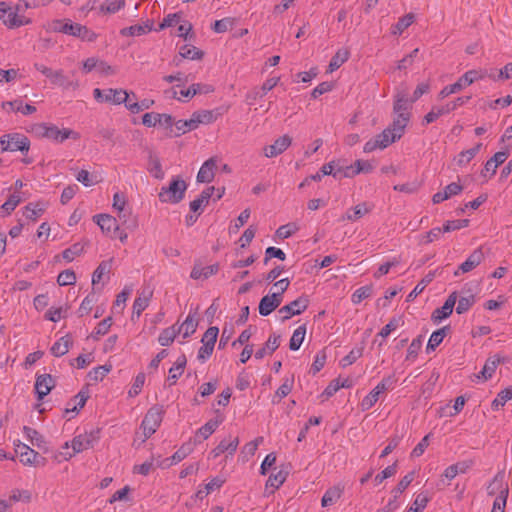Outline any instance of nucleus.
I'll return each instance as SVG.
<instances>
[{
    "instance_id": "f257e3e1",
    "label": "nucleus",
    "mask_w": 512,
    "mask_h": 512,
    "mask_svg": "<svg viewBox=\"0 0 512 512\" xmlns=\"http://www.w3.org/2000/svg\"><path fill=\"white\" fill-rule=\"evenodd\" d=\"M33 131L39 137L47 138L57 143H62L66 139L78 140L80 138V134L70 128L60 129L56 125L47 123H38L34 125Z\"/></svg>"
},
{
    "instance_id": "f03ea898",
    "label": "nucleus",
    "mask_w": 512,
    "mask_h": 512,
    "mask_svg": "<svg viewBox=\"0 0 512 512\" xmlns=\"http://www.w3.org/2000/svg\"><path fill=\"white\" fill-rule=\"evenodd\" d=\"M187 190L186 182L180 177H173L168 186H163L158 194L162 203L177 204L184 199Z\"/></svg>"
},
{
    "instance_id": "7ed1b4c3",
    "label": "nucleus",
    "mask_w": 512,
    "mask_h": 512,
    "mask_svg": "<svg viewBox=\"0 0 512 512\" xmlns=\"http://www.w3.org/2000/svg\"><path fill=\"white\" fill-rule=\"evenodd\" d=\"M54 30L64 34L78 37L82 40L92 42L96 39V34L90 31L86 26L79 23H72L70 20L64 22L57 20L54 22Z\"/></svg>"
},
{
    "instance_id": "20e7f679",
    "label": "nucleus",
    "mask_w": 512,
    "mask_h": 512,
    "mask_svg": "<svg viewBox=\"0 0 512 512\" xmlns=\"http://www.w3.org/2000/svg\"><path fill=\"white\" fill-rule=\"evenodd\" d=\"M471 99V96H462L458 97L453 101L448 102L442 106H433L431 111L428 112L423 120V125H428L434 121H436L439 117L449 114L450 112L456 110L458 107L466 104Z\"/></svg>"
},
{
    "instance_id": "39448f33",
    "label": "nucleus",
    "mask_w": 512,
    "mask_h": 512,
    "mask_svg": "<svg viewBox=\"0 0 512 512\" xmlns=\"http://www.w3.org/2000/svg\"><path fill=\"white\" fill-rule=\"evenodd\" d=\"M163 415L164 409L159 405H155L147 411L141 423L145 440L156 432L163 420Z\"/></svg>"
},
{
    "instance_id": "423d86ee",
    "label": "nucleus",
    "mask_w": 512,
    "mask_h": 512,
    "mask_svg": "<svg viewBox=\"0 0 512 512\" xmlns=\"http://www.w3.org/2000/svg\"><path fill=\"white\" fill-rule=\"evenodd\" d=\"M402 122L403 120L393 121L391 125L375 136V140H377L380 149L388 147L390 144L402 137L405 131L403 126L399 125L402 124Z\"/></svg>"
},
{
    "instance_id": "0eeeda50",
    "label": "nucleus",
    "mask_w": 512,
    "mask_h": 512,
    "mask_svg": "<svg viewBox=\"0 0 512 512\" xmlns=\"http://www.w3.org/2000/svg\"><path fill=\"white\" fill-rule=\"evenodd\" d=\"M308 305L309 300L306 296L298 297L294 301L278 309L280 320L285 322L293 316L300 315L308 308Z\"/></svg>"
},
{
    "instance_id": "6e6552de",
    "label": "nucleus",
    "mask_w": 512,
    "mask_h": 512,
    "mask_svg": "<svg viewBox=\"0 0 512 512\" xmlns=\"http://www.w3.org/2000/svg\"><path fill=\"white\" fill-rule=\"evenodd\" d=\"M395 383L394 376L385 377L361 402V408L363 411L369 410L378 401L379 395L392 388Z\"/></svg>"
},
{
    "instance_id": "1a4fd4ad",
    "label": "nucleus",
    "mask_w": 512,
    "mask_h": 512,
    "mask_svg": "<svg viewBox=\"0 0 512 512\" xmlns=\"http://www.w3.org/2000/svg\"><path fill=\"white\" fill-rule=\"evenodd\" d=\"M411 104V100H408L407 95L405 93H398L395 96L393 111L396 114V117L394 118L393 121L403 120L401 124L403 126V129L406 128L410 120V113L408 112V110L411 108Z\"/></svg>"
},
{
    "instance_id": "9d476101",
    "label": "nucleus",
    "mask_w": 512,
    "mask_h": 512,
    "mask_svg": "<svg viewBox=\"0 0 512 512\" xmlns=\"http://www.w3.org/2000/svg\"><path fill=\"white\" fill-rule=\"evenodd\" d=\"M99 440V430H93L89 433H84L75 436L71 441V447L73 449V455L80 453L84 450L92 448L94 444ZM72 457V454L69 455Z\"/></svg>"
},
{
    "instance_id": "9b49d317",
    "label": "nucleus",
    "mask_w": 512,
    "mask_h": 512,
    "mask_svg": "<svg viewBox=\"0 0 512 512\" xmlns=\"http://www.w3.org/2000/svg\"><path fill=\"white\" fill-rule=\"evenodd\" d=\"M30 148V140L27 136L20 133L7 134V145L3 146L2 151H20L27 153Z\"/></svg>"
},
{
    "instance_id": "f8f14e48",
    "label": "nucleus",
    "mask_w": 512,
    "mask_h": 512,
    "mask_svg": "<svg viewBox=\"0 0 512 512\" xmlns=\"http://www.w3.org/2000/svg\"><path fill=\"white\" fill-rule=\"evenodd\" d=\"M487 492L489 495H495L499 493V496L496 499L503 500V503H506L509 494V488L508 485L504 482L503 471L498 472L494 476L493 480L487 487Z\"/></svg>"
},
{
    "instance_id": "ddd939ff",
    "label": "nucleus",
    "mask_w": 512,
    "mask_h": 512,
    "mask_svg": "<svg viewBox=\"0 0 512 512\" xmlns=\"http://www.w3.org/2000/svg\"><path fill=\"white\" fill-rule=\"evenodd\" d=\"M93 220L99 225L103 233L111 238H116V233L119 232L116 218L109 214H97L93 216Z\"/></svg>"
},
{
    "instance_id": "4468645a",
    "label": "nucleus",
    "mask_w": 512,
    "mask_h": 512,
    "mask_svg": "<svg viewBox=\"0 0 512 512\" xmlns=\"http://www.w3.org/2000/svg\"><path fill=\"white\" fill-rule=\"evenodd\" d=\"M292 144V138L289 135H283L277 138L273 144L263 148L265 157L272 158L282 154Z\"/></svg>"
},
{
    "instance_id": "2eb2a0df",
    "label": "nucleus",
    "mask_w": 512,
    "mask_h": 512,
    "mask_svg": "<svg viewBox=\"0 0 512 512\" xmlns=\"http://www.w3.org/2000/svg\"><path fill=\"white\" fill-rule=\"evenodd\" d=\"M142 123L147 127H154L157 124L171 129L174 123L173 117L170 114L159 113H145L142 116Z\"/></svg>"
},
{
    "instance_id": "dca6fc26",
    "label": "nucleus",
    "mask_w": 512,
    "mask_h": 512,
    "mask_svg": "<svg viewBox=\"0 0 512 512\" xmlns=\"http://www.w3.org/2000/svg\"><path fill=\"white\" fill-rule=\"evenodd\" d=\"M55 387V380L50 374L37 376L35 381V392L38 400H42Z\"/></svg>"
},
{
    "instance_id": "f3484780",
    "label": "nucleus",
    "mask_w": 512,
    "mask_h": 512,
    "mask_svg": "<svg viewBox=\"0 0 512 512\" xmlns=\"http://www.w3.org/2000/svg\"><path fill=\"white\" fill-rule=\"evenodd\" d=\"M104 102H108L114 105L125 104L127 108V103L130 101V94L124 89H106L104 90Z\"/></svg>"
},
{
    "instance_id": "a211bd4d",
    "label": "nucleus",
    "mask_w": 512,
    "mask_h": 512,
    "mask_svg": "<svg viewBox=\"0 0 512 512\" xmlns=\"http://www.w3.org/2000/svg\"><path fill=\"white\" fill-rule=\"evenodd\" d=\"M484 259V254L481 248L474 250L470 256L464 261L459 267L458 270L455 271L454 275L458 276L459 271L462 273H468L476 268Z\"/></svg>"
},
{
    "instance_id": "6ab92c4d",
    "label": "nucleus",
    "mask_w": 512,
    "mask_h": 512,
    "mask_svg": "<svg viewBox=\"0 0 512 512\" xmlns=\"http://www.w3.org/2000/svg\"><path fill=\"white\" fill-rule=\"evenodd\" d=\"M239 445V438L231 436L229 439H223L220 443L211 451L213 458L219 457L224 452H228L230 455L234 454Z\"/></svg>"
},
{
    "instance_id": "aec40b11",
    "label": "nucleus",
    "mask_w": 512,
    "mask_h": 512,
    "mask_svg": "<svg viewBox=\"0 0 512 512\" xmlns=\"http://www.w3.org/2000/svg\"><path fill=\"white\" fill-rule=\"evenodd\" d=\"M223 114L222 108H216L214 110H199L195 111L192 115L196 121L197 127L200 124L213 123Z\"/></svg>"
},
{
    "instance_id": "412c9836",
    "label": "nucleus",
    "mask_w": 512,
    "mask_h": 512,
    "mask_svg": "<svg viewBox=\"0 0 512 512\" xmlns=\"http://www.w3.org/2000/svg\"><path fill=\"white\" fill-rule=\"evenodd\" d=\"M216 160L215 158H209L201 166L198 174L197 181L199 183H210L215 176Z\"/></svg>"
},
{
    "instance_id": "4be33fe9",
    "label": "nucleus",
    "mask_w": 512,
    "mask_h": 512,
    "mask_svg": "<svg viewBox=\"0 0 512 512\" xmlns=\"http://www.w3.org/2000/svg\"><path fill=\"white\" fill-rule=\"evenodd\" d=\"M486 73L478 70H469L465 72L454 84L458 87V92L462 91L467 86H470L475 81L483 79Z\"/></svg>"
},
{
    "instance_id": "5701e85b",
    "label": "nucleus",
    "mask_w": 512,
    "mask_h": 512,
    "mask_svg": "<svg viewBox=\"0 0 512 512\" xmlns=\"http://www.w3.org/2000/svg\"><path fill=\"white\" fill-rule=\"evenodd\" d=\"M8 28H18L31 22L29 18L20 15L14 8L10 9L5 17L1 19Z\"/></svg>"
},
{
    "instance_id": "b1692460",
    "label": "nucleus",
    "mask_w": 512,
    "mask_h": 512,
    "mask_svg": "<svg viewBox=\"0 0 512 512\" xmlns=\"http://www.w3.org/2000/svg\"><path fill=\"white\" fill-rule=\"evenodd\" d=\"M203 56V51L199 50L195 46L185 44L180 47L179 58L175 57L173 61L176 65H179L182 59L201 60Z\"/></svg>"
},
{
    "instance_id": "393cba45",
    "label": "nucleus",
    "mask_w": 512,
    "mask_h": 512,
    "mask_svg": "<svg viewBox=\"0 0 512 512\" xmlns=\"http://www.w3.org/2000/svg\"><path fill=\"white\" fill-rule=\"evenodd\" d=\"M147 170L158 180L164 179L165 173L162 169V165L159 157L150 150L148 152V164Z\"/></svg>"
},
{
    "instance_id": "a878e982",
    "label": "nucleus",
    "mask_w": 512,
    "mask_h": 512,
    "mask_svg": "<svg viewBox=\"0 0 512 512\" xmlns=\"http://www.w3.org/2000/svg\"><path fill=\"white\" fill-rule=\"evenodd\" d=\"M152 297V291H143L133 303L132 320L134 317H140L142 312L148 307L150 299Z\"/></svg>"
},
{
    "instance_id": "bb28decb",
    "label": "nucleus",
    "mask_w": 512,
    "mask_h": 512,
    "mask_svg": "<svg viewBox=\"0 0 512 512\" xmlns=\"http://www.w3.org/2000/svg\"><path fill=\"white\" fill-rule=\"evenodd\" d=\"M222 419H211L205 425L200 427L195 435V442H201L206 440L210 435L214 433L217 427L221 424Z\"/></svg>"
},
{
    "instance_id": "cd10ccee",
    "label": "nucleus",
    "mask_w": 512,
    "mask_h": 512,
    "mask_svg": "<svg viewBox=\"0 0 512 512\" xmlns=\"http://www.w3.org/2000/svg\"><path fill=\"white\" fill-rule=\"evenodd\" d=\"M343 493V487L339 485L329 488L323 495L321 500L322 507H329L335 504Z\"/></svg>"
},
{
    "instance_id": "c85d7f7f",
    "label": "nucleus",
    "mask_w": 512,
    "mask_h": 512,
    "mask_svg": "<svg viewBox=\"0 0 512 512\" xmlns=\"http://www.w3.org/2000/svg\"><path fill=\"white\" fill-rule=\"evenodd\" d=\"M187 359L184 354L180 355L176 362L174 363V366L170 368L169 370V376L168 381L170 382V385H174L177 381V379L182 375L184 368L186 366Z\"/></svg>"
},
{
    "instance_id": "c756f323",
    "label": "nucleus",
    "mask_w": 512,
    "mask_h": 512,
    "mask_svg": "<svg viewBox=\"0 0 512 512\" xmlns=\"http://www.w3.org/2000/svg\"><path fill=\"white\" fill-rule=\"evenodd\" d=\"M449 330H450L449 326H444V327L434 331L432 333V335L430 336V339L426 346V352L430 353L431 351H434L436 349V347L442 343L444 337L447 335Z\"/></svg>"
},
{
    "instance_id": "7c9ffc66",
    "label": "nucleus",
    "mask_w": 512,
    "mask_h": 512,
    "mask_svg": "<svg viewBox=\"0 0 512 512\" xmlns=\"http://www.w3.org/2000/svg\"><path fill=\"white\" fill-rule=\"evenodd\" d=\"M20 462L23 465H44L45 458L33 449H28L26 452H21Z\"/></svg>"
},
{
    "instance_id": "2f4dec72",
    "label": "nucleus",
    "mask_w": 512,
    "mask_h": 512,
    "mask_svg": "<svg viewBox=\"0 0 512 512\" xmlns=\"http://www.w3.org/2000/svg\"><path fill=\"white\" fill-rule=\"evenodd\" d=\"M153 28V22L147 21L144 24H136L130 27L123 28L121 34L124 36H140L150 32Z\"/></svg>"
},
{
    "instance_id": "473e14b6",
    "label": "nucleus",
    "mask_w": 512,
    "mask_h": 512,
    "mask_svg": "<svg viewBox=\"0 0 512 512\" xmlns=\"http://www.w3.org/2000/svg\"><path fill=\"white\" fill-rule=\"evenodd\" d=\"M280 345V335L270 336L264 347L258 349L255 358L262 359L267 353L272 354Z\"/></svg>"
},
{
    "instance_id": "72a5a7b5",
    "label": "nucleus",
    "mask_w": 512,
    "mask_h": 512,
    "mask_svg": "<svg viewBox=\"0 0 512 512\" xmlns=\"http://www.w3.org/2000/svg\"><path fill=\"white\" fill-rule=\"evenodd\" d=\"M508 156L509 153L507 151H499L495 153L494 156L485 163L484 170L486 172L491 171V174L494 175L496 173L497 167L503 164Z\"/></svg>"
},
{
    "instance_id": "f704fd0d",
    "label": "nucleus",
    "mask_w": 512,
    "mask_h": 512,
    "mask_svg": "<svg viewBox=\"0 0 512 512\" xmlns=\"http://www.w3.org/2000/svg\"><path fill=\"white\" fill-rule=\"evenodd\" d=\"M46 203L44 202H37V203H28L24 209V215L27 219H30L32 221H36L38 217H40L44 211L46 210Z\"/></svg>"
},
{
    "instance_id": "c9c22d12",
    "label": "nucleus",
    "mask_w": 512,
    "mask_h": 512,
    "mask_svg": "<svg viewBox=\"0 0 512 512\" xmlns=\"http://www.w3.org/2000/svg\"><path fill=\"white\" fill-rule=\"evenodd\" d=\"M72 345V341L70 340L69 335L61 337L57 342L53 344L50 351L52 355L55 357H61L68 353L70 346Z\"/></svg>"
},
{
    "instance_id": "e433bc0d",
    "label": "nucleus",
    "mask_w": 512,
    "mask_h": 512,
    "mask_svg": "<svg viewBox=\"0 0 512 512\" xmlns=\"http://www.w3.org/2000/svg\"><path fill=\"white\" fill-rule=\"evenodd\" d=\"M50 81L52 84L63 87L64 89H68V88L76 89L78 87V83L70 81L64 75L63 70L54 71Z\"/></svg>"
},
{
    "instance_id": "4c0bfd02",
    "label": "nucleus",
    "mask_w": 512,
    "mask_h": 512,
    "mask_svg": "<svg viewBox=\"0 0 512 512\" xmlns=\"http://www.w3.org/2000/svg\"><path fill=\"white\" fill-rule=\"evenodd\" d=\"M193 449L194 447L190 442L184 443L170 458L165 459L164 462H170L167 464V467L176 464L186 458Z\"/></svg>"
},
{
    "instance_id": "58836bf2",
    "label": "nucleus",
    "mask_w": 512,
    "mask_h": 512,
    "mask_svg": "<svg viewBox=\"0 0 512 512\" xmlns=\"http://www.w3.org/2000/svg\"><path fill=\"white\" fill-rule=\"evenodd\" d=\"M349 56L350 52L348 49H339L329 63L328 72H333L341 67L349 59Z\"/></svg>"
},
{
    "instance_id": "ea45409f",
    "label": "nucleus",
    "mask_w": 512,
    "mask_h": 512,
    "mask_svg": "<svg viewBox=\"0 0 512 512\" xmlns=\"http://www.w3.org/2000/svg\"><path fill=\"white\" fill-rule=\"evenodd\" d=\"M23 432L25 433L26 437L28 438L32 445L37 446L40 449L45 447L46 441L44 437L36 429L24 426Z\"/></svg>"
},
{
    "instance_id": "a19ab883",
    "label": "nucleus",
    "mask_w": 512,
    "mask_h": 512,
    "mask_svg": "<svg viewBox=\"0 0 512 512\" xmlns=\"http://www.w3.org/2000/svg\"><path fill=\"white\" fill-rule=\"evenodd\" d=\"M179 333H181V328H176L175 325L168 327L160 333L158 342L162 346H169Z\"/></svg>"
},
{
    "instance_id": "79ce46f5",
    "label": "nucleus",
    "mask_w": 512,
    "mask_h": 512,
    "mask_svg": "<svg viewBox=\"0 0 512 512\" xmlns=\"http://www.w3.org/2000/svg\"><path fill=\"white\" fill-rule=\"evenodd\" d=\"M481 147L482 144L478 143L473 148L460 152L458 156L455 158L457 165L464 166L468 164L480 151Z\"/></svg>"
},
{
    "instance_id": "37998d69",
    "label": "nucleus",
    "mask_w": 512,
    "mask_h": 512,
    "mask_svg": "<svg viewBox=\"0 0 512 512\" xmlns=\"http://www.w3.org/2000/svg\"><path fill=\"white\" fill-rule=\"evenodd\" d=\"M288 471L279 470L276 474H271L266 482V489L272 488V493L275 489H278L286 480Z\"/></svg>"
},
{
    "instance_id": "c03bdc74",
    "label": "nucleus",
    "mask_w": 512,
    "mask_h": 512,
    "mask_svg": "<svg viewBox=\"0 0 512 512\" xmlns=\"http://www.w3.org/2000/svg\"><path fill=\"white\" fill-rule=\"evenodd\" d=\"M198 326V320L194 314H189L182 325L179 327L183 330V337L188 338L195 333Z\"/></svg>"
},
{
    "instance_id": "a18cd8bd",
    "label": "nucleus",
    "mask_w": 512,
    "mask_h": 512,
    "mask_svg": "<svg viewBox=\"0 0 512 512\" xmlns=\"http://www.w3.org/2000/svg\"><path fill=\"white\" fill-rule=\"evenodd\" d=\"M501 359L498 356L490 357L486 360L483 369L481 370L480 374L481 376L487 380L492 377L493 373L495 372V369L500 364Z\"/></svg>"
},
{
    "instance_id": "49530a36",
    "label": "nucleus",
    "mask_w": 512,
    "mask_h": 512,
    "mask_svg": "<svg viewBox=\"0 0 512 512\" xmlns=\"http://www.w3.org/2000/svg\"><path fill=\"white\" fill-rule=\"evenodd\" d=\"M306 334V325L299 326L294 332L289 342V348L296 351L300 348Z\"/></svg>"
},
{
    "instance_id": "de8ad7c7",
    "label": "nucleus",
    "mask_w": 512,
    "mask_h": 512,
    "mask_svg": "<svg viewBox=\"0 0 512 512\" xmlns=\"http://www.w3.org/2000/svg\"><path fill=\"white\" fill-rule=\"evenodd\" d=\"M415 16L413 13H408L405 16L401 17L397 24L393 26L392 28V34L393 35H400L403 33L405 29H407L413 22H414Z\"/></svg>"
},
{
    "instance_id": "09e8293b",
    "label": "nucleus",
    "mask_w": 512,
    "mask_h": 512,
    "mask_svg": "<svg viewBox=\"0 0 512 512\" xmlns=\"http://www.w3.org/2000/svg\"><path fill=\"white\" fill-rule=\"evenodd\" d=\"M31 499L32 494L29 490L14 489L11 491L7 502L10 503V505L15 502L29 503Z\"/></svg>"
},
{
    "instance_id": "8fccbe9b",
    "label": "nucleus",
    "mask_w": 512,
    "mask_h": 512,
    "mask_svg": "<svg viewBox=\"0 0 512 512\" xmlns=\"http://www.w3.org/2000/svg\"><path fill=\"white\" fill-rule=\"evenodd\" d=\"M86 244H87V242H85V243L78 242V243L73 244L72 246H70L69 248L65 249L62 252L63 258L66 261L71 262L72 260H74V258L76 256H79L83 253Z\"/></svg>"
},
{
    "instance_id": "3c124183",
    "label": "nucleus",
    "mask_w": 512,
    "mask_h": 512,
    "mask_svg": "<svg viewBox=\"0 0 512 512\" xmlns=\"http://www.w3.org/2000/svg\"><path fill=\"white\" fill-rule=\"evenodd\" d=\"M414 480V472H410L405 475L397 486L391 491L393 495V499L396 501L397 498L405 491V489L411 484Z\"/></svg>"
},
{
    "instance_id": "603ef678",
    "label": "nucleus",
    "mask_w": 512,
    "mask_h": 512,
    "mask_svg": "<svg viewBox=\"0 0 512 512\" xmlns=\"http://www.w3.org/2000/svg\"><path fill=\"white\" fill-rule=\"evenodd\" d=\"M112 259L108 261H102L92 275V284L96 285L99 283L104 274L109 273L111 270Z\"/></svg>"
},
{
    "instance_id": "864d4df0",
    "label": "nucleus",
    "mask_w": 512,
    "mask_h": 512,
    "mask_svg": "<svg viewBox=\"0 0 512 512\" xmlns=\"http://www.w3.org/2000/svg\"><path fill=\"white\" fill-rule=\"evenodd\" d=\"M275 309H277L276 303L272 301L269 295H265L264 297H262L258 306L259 314L261 316H268Z\"/></svg>"
},
{
    "instance_id": "5fc2aeb1",
    "label": "nucleus",
    "mask_w": 512,
    "mask_h": 512,
    "mask_svg": "<svg viewBox=\"0 0 512 512\" xmlns=\"http://www.w3.org/2000/svg\"><path fill=\"white\" fill-rule=\"evenodd\" d=\"M371 211V206H369L367 203H361L356 205L353 208V213H347L346 219L350 221H356L363 217L365 214L369 213Z\"/></svg>"
},
{
    "instance_id": "6e6d98bb",
    "label": "nucleus",
    "mask_w": 512,
    "mask_h": 512,
    "mask_svg": "<svg viewBox=\"0 0 512 512\" xmlns=\"http://www.w3.org/2000/svg\"><path fill=\"white\" fill-rule=\"evenodd\" d=\"M212 91V88L208 85H201V84H192L188 89L182 90L180 92L181 96L185 98H192L197 93H209Z\"/></svg>"
},
{
    "instance_id": "4d7b16f0",
    "label": "nucleus",
    "mask_w": 512,
    "mask_h": 512,
    "mask_svg": "<svg viewBox=\"0 0 512 512\" xmlns=\"http://www.w3.org/2000/svg\"><path fill=\"white\" fill-rule=\"evenodd\" d=\"M512 399V386H509L500 391L497 397L492 402V408L497 409L499 406H504L507 401Z\"/></svg>"
},
{
    "instance_id": "13d9d810",
    "label": "nucleus",
    "mask_w": 512,
    "mask_h": 512,
    "mask_svg": "<svg viewBox=\"0 0 512 512\" xmlns=\"http://www.w3.org/2000/svg\"><path fill=\"white\" fill-rule=\"evenodd\" d=\"M125 6V0H105L101 5L100 10L102 12L112 14L116 13Z\"/></svg>"
},
{
    "instance_id": "bf43d9fd",
    "label": "nucleus",
    "mask_w": 512,
    "mask_h": 512,
    "mask_svg": "<svg viewBox=\"0 0 512 512\" xmlns=\"http://www.w3.org/2000/svg\"><path fill=\"white\" fill-rule=\"evenodd\" d=\"M434 278V273H429L426 275L420 283H418L415 288L409 293L407 296V301H413L418 294H420L427 284H429Z\"/></svg>"
},
{
    "instance_id": "052dcab7",
    "label": "nucleus",
    "mask_w": 512,
    "mask_h": 512,
    "mask_svg": "<svg viewBox=\"0 0 512 512\" xmlns=\"http://www.w3.org/2000/svg\"><path fill=\"white\" fill-rule=\"evenodd\" d=\"M111 369L112 365L110 364L98 366L89 372L88 377L95 382L101 381L111 371Z\"/></svg>"
},
{
    "instance_id": "680f3d73",
    "label": "nucleus",
    "mask_w": 512,
    "mask_h": 512,
    "mask_svg": "<svg viewBox=\"0 0 512 512\" xmlns=\"http://www.w3.org/2000/svg\"><path fill=\"white\" fill-rule=\"evenodd\" d=\"M175 125H176L177 130L179 131V133L176 134V136H180L181 134H184L186 132H189V131H192V130H195L196 128H198L193 115L191 116V118L189 120H178L175 123Z\"/></svg>"
},
{
    "instance_id": "e2e57ef3",
    "label": "nucleus",
    "mask_w": 512,
    "mask_h": 512,
    "mask_svg": "<svg viewBox=\"0 0 512 512\" xmlns=\"http://www.w3.org/2000/svg\"><path fill=\"white\" fill-rule=\"evenodd\" d=\"M475 303V296L474 295H468L460 297L458 300V305L456 307V313L457 314H463L467 312Z\"/></svg>"
},
{
    "instance_id": "0e129e2a",
    "label": "nucleus",
    "mask_w": 512,
    "mask_h": 512,
    "mask_svg": "<svg viewBox=\"0 0 512 512\" xmlns=\"http://www.w3.org/2000/svg\"><path fill=\"white\" fill-rule=\"evenodd\" d=\"M154 104V101L153 100H150V99H144L142 100L141 102H138V101H134L133 103H127V109L136 114V113H139L143 110H147L149 108H151V106Z\"/></svg>"
},
{
    "instance_id": "69168bd1",
    "label": "nucleus",
    "mask_w": 512,
    "mask_h": 512,
    "mask_svg": "<svg viewBox=\"0 0 512 512\" xmlns=\"http://www.w3.org/2000/svg\"><path fill=\"white\" fill-rule=\"evenodd\" d=\"M372 291V286L360 287L352 294L351 300L354 304H359L362 300L370 297L372 295Z\"/></svg>"
},
{
    "instance_id": "338daca9",
    "label": "nucleus",
    "mask_w": 512,
    "mask_h": 512,
    "mask_svg": "<svg viewBox=\"0 0 512 512\" xmlns=\"http://www.w3.org/2000/svg\"><path fill=\"white\" fill-rule=\"evenodd\" d=\"M57 282L60 286L73 285L76 282V275L73 270H64L58 275Z\"/></svg>"
},
{
    "instance_id": "774afa93",
    "label": "nucleus",
    "mask_w": 512,
    "mask_h": 512,
    "mask_svg": "<svg viewBox=\"0 0 512 512\" xmlns=\"http://www.w3.org/2000/svg\"><path fill=\"white\" fill-rule=\"evenodd\" d=\"M428 502V496L423 493H420L417 495L413 503V506H411L407 512H421L427 506Z\"/></svg>"
}]
</instances>
